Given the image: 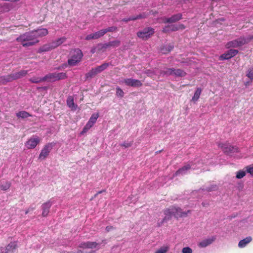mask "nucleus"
<instances>
[{
    "mask_svg": "<svg viewBox=\"0 0 253 253\" xmlns=\"http://www.w3.org/2000/svg\"><path fill=\"white\" fill-rule=\"evenodd\" d=\"M35 36L33 32L31 31L21 35L16 40L17 42H20L23 46H30L39 42L38 40H35Z\"/></svg>",
    "mask_w": 253,
    "mask_h": 253,
    "instance_id": "f257e3e1",
    "label": "nucleus"
},
{
    "mask_svg": "<svg viewBox=\"0 0 253 253\" xmlns=\"http://www.w3.org/2000/svg\"><path fill=\"white\" fill-rule=\"evenodd\" d=\"M164 212L166 215L170 216L173 215L175 217L178 218L187 216L188 213H191V211L188 210L186 211H183L182 209L179 207L171 206L169 208L165 209Z\"/></svg>",
    "mask_w": 253,
    "mask_h": 253,
    "instance_id": "f03ea898",
    "label": "nucleus"
},
{
    "mask_svg": "<svg viewBox=\"0 0 253 253\" xmlns=\"http://www.w3.org/2000/svg\"><path fill=\"white\" fill-rule=\"evenodd\" d=\"M71 57L68 60L69 66H74L81 62L83 57V53L79 48L73 49L70 53Z\"/></svg>",
    "mask_w": 253,
    "mask_h": 253,
    "instance_id": "7ed1b4c3",
    "label": "nucleus"
},
{
    "mask_svg": "<svg viewBox=\"0 0 253 253\" xmlns=\"http://www.w3.org/2000/svg\"><path fill=\"white\" fill-rule=\"evenodd\" d=\"M252 38V37H250L249 39L247 40L245 37H241L237 39L228 42L226 44L225 47L226 48H230L231 47L236 48L241 46L249 42Z\"/></svg>",
    "mask_w": 253,
    "mask_h": 253,
    "instance_id": "20e7f679",
    "label": "nucleus"
},
{
    "mask_svg": "<svg viewBox=\"0 0 253 253\" xmlns=\"http://www.w3.org/2000/svg\"><path fill=\"white\" fill-rule=\"evenodd\" d=\"M155 33V29L151 27H146L142 31L137 33L138 38L143 41H146L150 38Z\"/></svg>",
    "mask_w": 253,
    "mask_h": 253,
    "instance_id": "39448f33",
    "label": "nucleus"
},
{
    "mask_svg": "<svg viewBox=\"0 0 253 253\" xmlns=\"http://www.w3.org/2000/svg\"><path fill=\"white\" fill-rule=\"evenodd\" d=\"M67 77L66 74L63 72L49 73L45 76L46 81L50 82L65 79Z\"/></svg>",
    "mask_w": 253,
    "mask_h": 253,
    "instance_id": "423d86ee",
    "label": "nucleus"
},
{
    "mask_svg": "<svg viewBox=\"0 0 253 253\" xmlns=\"http://www.w3.org/2000/svg\"><path fill=\"white\" fill-rule=\"evenodd\" d=\"M55 143L54 142L48 143L45 145L41 150L39 159L42 160L45 159L49 155Z\"/></svg>",
    "mask_w": 253,
    "mask_h": 253,
    "instance_id": "0eeeda50",
    "label": "nucleus"
},
{
    "mask_svg": "<svg viewBox=\"0 0 253 253\" xmlns=\"http://www.w3.org/2000/svg\"><path fill=\"white\" fill-rule=\"evenodd\" d=\"M218 146L222 149L224 153L227 155H231L233 153L239 152V148L237 146L222 143L219 144Z\"/></svg>",
    "mask_w": 253,
    "mask_h": 253,
    "instance_id": "6e6552de",
    "label": "nucleus"
},
{
    "mask_svg": "<svg viewBox=\"0 0 253 253\" xmlns=\"http://www.w3.org/2000/svg\"><path fill=\"white\" fill-rule=\"evenodd\" d=\"M41 139L37 136L29 138L25 143V146L28 149H34L40 143Z\"/></svg>",
    "mask_w": 253,
    "mask_h": 253,
    "instance_id": "1a4fd4ad",
    "label": "nucleus"
},
{
    "mask_svg": "<svg viewBox=\"0 0 253 253\" xmlns=\"http://www.w3.org/2000/svg\"><path fill=\"white\" fill-rule=\"evenodd\" d=\"M122 82L126 85L131 87H140L142 85V83L140 80L132 78L125 79Z\"/></svg>",
    "mask_w": 253,
    "mask_h": 253,
    "instance_id": "9d476101",
    "label": "nucleus"
},
{
    "mask_svg": "<svg viewBox=\"0 0 253 253\" xmlns=\"http://www.w3.org/2000/svg\"><path fill=\"white\" fill-rule=\"evenodd\" d=\"M99 117L98 114H93L91 115L89 121L84 126L82 133L85 132L87 130L89 129L97 121V118Z\"/></svg>",
    "mask_w": 253,
    "mask_h": 253,
    "instance_id": "9b49d317",
    "label": "nucleus"
},
{
    "mask_svg": "<svg viewBox=\"0 0 253 253\" xmlns=\"http://www.w3.org/2000/svg\"><path fill=\"white\" fill-rule=\"evenodd\" d=\"M239 51L237 49H231L221 55L219 57L220 60H228L236 56Z\"/></svg>",
    "mask_w": 253,
    "mask_h": 253,
    "instance_id": "f8f14e48",
    "label": "nucleus"
},
{
    "mask_svg": "<svg viewBox=\"0 0 253 253\" xmlns=\"http://www.w3.org/2000/svg\"><path fill=\"white\" fill-rule=\"evenodd\" d=\"M182 14L177 13L172 15L169 18L164 17L163 18V23H175L182 19Z\"/></svg>",
    "mask_w": 253,
    "mask_h": 253,
    "instance_id": "ddd939ff",
    "label": "nucleus"
},
{
    "mask_svg": "<svg viewBox=\"0 0 253 253\" xmlns=\"http://www.w3.org/2000/svg\"><path fill=\"white\" fill-rule=\"evenodd\" d=\"M100 244L97 243L96 242H90L87 241L86 242H83L80 244L79 248L85 249H95Z\"/></svg>",
    "mask_w": 253,
    "mask_h": 253,
    "instance_id": "4468645a",
    "label": "nucleus"
},
{
    "mask_svg": "<svg viewBox=\"0 0 253 253\" xmlns=\"http://www.w3.org/2000/svg\"><path fill=\"white\" fill-rule=\"evenodd\" d=\"M34 35H35V40H38L39 37L45 36L48 34V30L45 28L39 29L36 30L32 31Z\"/></svg>",
    "mask_w": 253,
    "mask_h": 253,
    "instance_id": "2eb2a0df",
    "label": "nucleus"
},
{
    "mask_svg": "<svg viewBox=\"0 0 253 253\" xmlns=\"http://www.w3.org/2000/svg\"><path fill=\"white\" fill-rule=\"evenodd\" d=\"M51 203L49 201L43 203L42 205V215L43 217L47 216L49 212V210L51 208Z\"/></svg>",
    "mask_w": 253,
    "mask_h": 253,
    "instance_id": "dca6fc26",
    "label": "nucleus"
},
{
    "mask_svg": "<svg viewBox=\"0 0 253 253\" xmlns=\"http://www.w3.org/2000/svg\"><path fill=\"white\" fill-rule=\"evenodd\" d=\"M28 74V71L22 70L19 72L11 73V76L13 81L20 79L25 76Z\"/></svg>",
    "mask_w": 253,
    "mask_h": 253,
    "instance_id": "f3484780",
    "label": "nucleus"
},
{
    "mask_svg": "<svg viewBox=\"0 0 253 253\" xmlns=\"http://www.w3.org/2000/svg\"><path fill=\"white\" fill-rule=\"evenodd\" d=\"M215 238L214 237H212L211 238L203 240L199 243L198 246L200 248H205L211 245L215 240Z\"/></svg>",
    "mask_w": 253,
    "mask_h": 253,
    "instance_id": "a211bd4d",
    "label": "nucleus"
},
{
    "mask_svg": "<svg viewBox=\"0 0 253 253\" xmlns=\"http://www.w3.org/2000/svg\"><path fill=\"white\" fill-rule=\"evenodd\" d=\"M13 81L11 74L9 75L0 76V84H5L7 83Z\"/></svg>",
    "mask_w": 253,
    "mask_h": 253,
    "instance_id": "6ab92c4d",
    "label": "nucleus"
},
{
    "mask_svg": "<svg viewBox=\"0 0 253 253\" xmlns=\"http://www.w3.org/2000/svg\"><path fill=\"white\" fill-rule=\"evenodd\" d=\"M66 40L65 37H62L50 42L53 49H54L64 43Z\"/></svg>",
    "mask_w": 253,
    "mask_h": 253,
    "instance_id": "aec40b11",
    "label": "nucleus"
},
{
    "mask_svg": "<svg viewBox=\"0 0 253 253\" xmlns=\"http://www.w3.org/2000/svg\"><path fill=\"white\" fill-rule=\"evenodd\" d=\"M191 168V166L189 164H187L181 168H180L178 169L175 173L174 174L173 176H176L180 174H185L186 171L189 169H190Z\"/></svg>",
    "mask_w": 253,
    "mask_h": 253,
    "instance_id": "412c9836",
    "label": "nucleus"
},
{
    "mask_svg": "<svg viewBox=\"0 0 253 253\" xmlns=\"http://www.w3.org/2000/svg\"><path fill=\"white\" fill-rule=\"evenodd\" d=\"M53 49L51 43L45 44L41 46L38 50V52L41 53L43 52H46Z\"/></svg>",
    "mask_w": 253,
    "mask_h": 253,
    "instance_id": "4be33fe9",
    "label": "nucleus"
},
{
    "mask_svg": "<svg viewBox=\"0 0 253 253\" xmlns=\"http://www.w3.org/2000/svg\"><path fill=\"white\" fill-rule=\"evenodd\" d=\"M252 240V238L251 236L247 237L239 242L238 246L240 248H244L247 244L250 243Z\"/></svg>",
    "mask_w": 253,
    "mask_h": 253,
    "instance_id": "5701e85b",
    "label": "nucleus"
},
{
    "mask_svg": "<svg viewBox=\"0 0 253 253\" xmlns=\"http://www.w3.org/2000/svg\"><path fill=\"white\" fill-rule=\"evenodd\" d=\"M169 27L171 32H175L179 30H183L185 28V26L182 24L170 25H169Z\"/></svg>",
    "mask_w": 253,
    "mask_h": 253,
    "instance_id": "b1692460",
    "label": "nucleus"
},
{
    "mask_svg": "<svg viewBox=\"0 0 253 253\" xmlns=\"http://www.w3.org/2000/svg\"><path fill=\"white\" fill-rule=\"evenodd\" d=\"M29 81L34 84H38L41 82H43L46 81L45 76L41 78V77H33L30 79H29Z\"/></svg>",
    "mask_w": 253,
    "mask_h": 253,
    "instance_id": "393cba45",
    "label": "nucleus"
},
{
    "mask_svg": "<svg viewBox=\"0 0 253 253\" xmlns=\"http://www.w3.org/2000/svg\"><path fill=\"white\" fill-rule=\"evenodd\" d=\"M202 92V89L200 87H198L195 91V92L192 98L191 101L196 102L200 98V95Z\"/></svg>",
    "mask_w": 253,
    "mask_h": 253,
    "instance_id": "a878e982",
    "label": "nucleus"
},
{
    "mask_svg": "<svg viewBox=\"0 0 253 253\" xmlns=\"http://www.w3.org/2000/svg\"><path fill=\"white\" fill-rule=\"evenodd\" d=\"M186 73L183 70L177 69H175L174 68L173 75L175 77H183L185 76Z\"/></svg>",
    "mask_w": 253,
    "mask_h": 253,
    "instance_id": "bb28decb",
    "label": "nucleus"
},
{
    "mask_svg": "<svg viewBox=\"0 0 253 253\" xmlns=\"http://www.w3.org/2000/svg\"><path fill=\"white\" fill-rule=\"evenodd\" d=\"M11 186V183L8 181H3L0 182V187L2 190L5 191L8 190Z\"/></svg>",
    "mask_w": 253,
    "mask_h": 253,
    "instance_id": "cd10ccee",
    "label": "nucleus"
},
{
    "mask_svg": "<svg viewBox=\"0 0 253 253\" xmlns=\"http://www.w3.org/2000/svg\"><path fill=\"white\" fill-rule=\"evenodd\" d=\"M67 104L69 107L72 109H75L77 107V105H75L74 98L71 96H70L68 97L67 99Z\"/></svg>",
    "mask_w": 253,
    "mask_h": 253,
    "instance_id": "c85d7f7f",
    "label": "nucleus"
},
{
    "mask_svg": "<svg viewBox=\"0 0 253 253\" xmlns=\"http://www.w3.org/2000/svg\"><path fill=\"white\" fill-rule=\"evenodd\" d=\"M107 43H99L97 45L98 52H105L107 48H108Z\"/></svg>",
    "mask_w": 253,
    "mask_h": 253,
    "instance_id": "c756f323",
    "label": "nucleus"
},
{
    "mask_svg": "<svg viewBox=\"0 0 253 253\" xmlns=\"http://www.w3.org/2000/svg\"><path fill=\"white\" fill-rule=\"evenodd\" d=\"M108 47H117L120 45L121 41L119 40H115L107 42Z\"/></svg>",
    "mask_w": 253,
    "mask_h": 253,
    "instance_id": "7c9ffc66",
    "label": "nucleus"
},
{
    "mask_svg": "<svg viewBox=\"0 0 253 253\" xmlns=\"http://www.w3.org/2000/svg\"><path fill=\"white\" fill-rule=\"evenodd\" d=\"M16 116L18 118H21L22 119L27 118L29 116H31V115L26 111H20L18 113H16Z\"/></svg>",
    "mask_w": 253,
    "mask_h": 253,
    "instance_id": "2f4dec72",
    "label": "nucleus"
},
{
    "mask_svg": "<svg viewBox=\"0 0 253 253\" xmlns=\"http://www.w3.org/2000/svg\"><path fill=\"white\" fill-rule=\"evenodd\" d=\"M169 249V246H163L157 250L155 253H167Z\"/></svg>",
    "mask_w": 253,
    "mask_h": 253,
    "instance_id": "473e14b6",
    "label": "nucleus"
},
{
    "mask_svg": "<svg viewBox=\"0 0 253 253\" xmlns=\"http://www.w3.org/2000/svg\"><path fill=\"white\" fill-rule=\"evenodd\" d=\"M17 248V245L15 242H10L6 247V250L7 251H13Z\"/></svg>",
    "mask_w": 253,
    "mask_h": 253,
    "instance_id": "72a5a7b5",
    "label": "nucleus"
},
{
    "mask_svg": "<svg viewBox=\"0 0 253 253\" xmlns=\"http://www.w3.org/2000/svg\"><path fill=\"white\" fill-rule=\"evenodd\" d=\"M1 11L3 12H8L11 9V6L9 3H4L1 7Z\"/></svg>",
    "mask_w": 253,
    "mask_h": 253,
    "instance_id": "f704fd0d",
    "label": "nucleus"
},
{
    "mask_svg": "<svg viewBox=\"0 0 253 253\" xmlns=\"http://www.w3.org/2000/svg\"><path fill=\"white\" fill-rule=\"evenodd\" d=\"M97 74L95 71V70H94L93 68H92L91 70H90L88 73H87L86 74H85V77L86 79H88V78H93V77H94L95 76H96Z\"/></svg>",
    "mask_w": 253,
    "mask_h": 253,
    "instance_id": "c9c22d12",
    "label": "nucleus"
},
{
    "mask_svg": "<svg viewBox=\"0 0 253 253\" xmlns=\"http://www.w3.org/2000/svg\"><path fill=\"white\" fill-rule=\"evenodd\" d=\"M246 76L251 80V82L253 80V67L250 68L247 71Z\"/></svg>",
    "mask_w": 253,
    "mask_h": 253,
    "instance_id": "e433bc0d",
    "label": "nucleus"
},
{
    "mask_svg": "<svg viewBox=\"0 0 253 253\" xmlns=\"http://www.w3.org/2000/svg\"><path fill=\"white\" fill-rule=\"evenodd\" d=\"M93 34L94 35L95 39H97L101 37H103L105 35L104 31H103V29H102L99 31L95 32Z\"/></svg>",
    "mask_w": 253,
    "mask_h": 253,
    "instance_id": "4c0bfd02",
    "label": "nucleus"
},
{
    "mask_svg": "<svg viewBox=\"0 0 253 253\" xmlns=\"http://www.w3.org/2000/svg\"><path fill=\"white\" fill-rule=\"evenodd\" d=\"M118 30L117 27L116 26L109 27L106 29H104V34H105L107 32H115Z\"/></svg>",
    "mask_w": 253,
    "mask_h": 253,
    "instance_id": "58836bf2",
    "label": "nucleus"
},
{
    "mask_svg": "<svg viewBox=\"0 0 253 253\" xmlns=\"http://www.w3.org/2000/svg\"><path fill=\"white\" fill-rule=\"evenodd\" d=\"M124 94V92L120 87L118 86L116 87V95L117 96L123 97Z\"/></svg>",
    "mask_w": 253,
    "mask_h": 253,
    "instance_id": "ea45409f",
    "label": "nucleus"
},
{
    "mask_svg": "<svg viewBox=\"0 0 253 253\" xmlns=\"http://www.w3.org/2000/svg\"><path fill=\"white\" fill-rule=\"evenodd\" d=\"M109 64L108 63H104L100 66H97L100 72H101L105 70L108 66Z\"/></svg>",
    "mask_w": 253,
    "mask_h": 253,
    "instance_id": "a19ab883",
    "label": "nucleus"
},
{
    "mask_svg": "<svg viewBox=\"0 0 253 253\" xmlns=\"http://www.w3.org/2000/svg\"><path fill=\"white\" fill-rule=\"evenodd\" d=\"M174 68H167L166 71H163L164 74L170 76L173 75Z\"/></svg>",
    "mask_w": 253,
    "mask_h": 253,
    "instance_id": "79ce46f5",
    "label": "nucleus"
},
{
    "mask_svg": "<svg viewBox=\"0 0 253 253\" xmlns=\"http://www.w3.org/2000/svg\"><path fill=\"white\" fill-rule=\"evenodd\" d=\"M246 175V172L244 171L240 170L237 172L236 177L238 179L243 178Z\"/></svg>",
    "mask_w": 253,
    "mask_h": 253,
    "instance_id": "37998d69",
    "label": "nucleus"
},
{
    "mask_svg": "<svg viewBox=\"0 0 253 253\" xmlns=\"http://www.w3.org/2000/svg\"><path fill=\"white\" fill-rule=\"evenodd\" d=\"M173 45H169L168 46V49H165L164 48H162L161 49V51H162V52H163V53L166 54V53L169 52L173 49Z\"/></svg>",
    "mask_w": 253,
    "mask_h": 253,
    "instance_id": "c03bdc74",
    "label": "nucleus"
},
{
    "mask_svg": "<svg viewBox=\"0 0 253 253\" xmlns=\"http://www.w3.org/2000/svg\"><path fill=\"white\" fill-rule=\"evenodd\" d=\"M182 253H192V249L189 247H184L182 250Z\"/></svg>",
    "mask_w": 253,
    "mask_h": 253,
    "instance_id": "a18cd8bd",
    "label": "nucleus"
},
{
    "mask_svg": "<svg viewBox=\"0 0 253 253\" xmlns=\"http://www.w3.org/2000/svg\"><path fill=\"white\" fill-rule=\"evenodd\" d=\"M149 16L148 14H146L145 13H143L142 14H140L136 16L137 19L145 18H147Z\"/></svg>",
    "mask_w": 253,
    "mask_h": 253,
    "instance_id": "49530a36",
    "label": "nucleus"
},
{
    "mask_svg": "<svg viewBox=\"0 0 253 253\" xmlns=\"http://www.w3.org/2000/svg\"><path fill=\"white\" fill-rule=\"evenodd\" d=\"M132 145V142H128V143L124 142L123 143L121 144L120 146L122 147H124L125 148H128V147L131 146Z\"/></svg>",
    "mask_w": 253,
    "mask_h": 253,
    "instance_id": "de8ad7c7",
    "label": "nucleus"
},
{
    "mask_svg": "<svg viewBox=\"0 0 253 253\" xmlns=\"http://www.w3.org/2000/svg\"><path fill=\"white\" fill-rule=\"evenodd\" d=\"M247 171L248 173L253 175V165H251L247 167Z\"/></svg>",
    "mask_w": 253,
    "mask_h": 253,
    "instance_id": "09e8293b",
    "label": "nucleus"
},
{
    "mask_svg": "<svg viewBox=\"0 0 253 253\" xmlns=\"http://www.w3.org/2000/svg\"><path fill=\"white\" fill-rule=\"evenodd\" d=\"M170 31L169 25H168L165 27V28L163 29L162 32L164 33H167Z\"/></svg>",
    "mask_w": 253,
    "mask_h": 253,
    "instance_id": "8fccbe9b",
    "label": "nucleus"
},
{
    "mask_svg": "<svg viewBox=\"0 0 253 253\" xmlns=\"http://www.w3.org/2000/svg\"><path fill=\"white\" fill-rule=\"evenodd\" d=\"M85 39L87 41H89V40H92V39H95V38L94 34L92 33L91 34H89V35H87L85 37Z\"/></svg>",
    "mask_w": 253,
    "mask_h": 253,
    "instance_id": "3c124183",
    "label": "nucleus"
},
{
    "mask_svg": "<svg viewBox=\"0 0 253 253\" xmlns=\"http://www.w3.org/2000/svg\"><path fill=\"white\" fill-rule=\"evenodd\" d=\"M114 229V227L113 226H107L106 227V231L107 232H109L111 230H113Z\"/></svg>",
    "mask_w": 253,
    "mask_h": 253,
    "instance_id": "603ef678",
    "label": "nucleus"
},
{
    "mask_svg": "<svg viewBox=\"0 0 253 253\" xmlns=\"http://www.w3.org/2000/svg\"><path fill=\"white\" fill-rule=\"evenodd\" d=\"M158 13V12L157 11H153V10H150L149 11V13H148L149 14V15L150 14H157Z\"/></svg>",
    "mask_w": 253,
    "mask_h": 253,
    "instance_id": "864d4df0",
    "label": "nucleus"
},
{
    "mask_svg": "<svg viewBox=\"0 0 253 253\" xmlns=\"http://www.w3.org/2000/svg\"><path fill=\"white\" fill-rule=\"evenodd\" d=\"M129 18V20H130V21L137 20L136 16H130Z\"/></svg>",
    "mask_w": 253,
    "mask_h": 253,
    "instance_id": "5fc2aeb1",
    "label": "nucleus"
},
{
    "mask_svg": "<svg viewBox=\"0 0 253 253\" xmlns=\"http://www.w3.org/2000/svg\"><path fill=\"white\" fill-rule=\"evenodd\" d=\"M93 69H94V70H95V72H96V74H99V73H101V72H100L99 70L98 69V68L97 67H95V68H94Z\"/></svg>",
    "mask_w": 253,
    "mask_h": 253,
    "instance_id": "6e6d98bb",
    "label": "nucleus"
},
{
    "mask_svg": "<svg viewBox=\"0 0 253 253\" xmlns=\"http://www.w3.org/2000/svg\"><path fill=\"white\" fill-rule=\"evenodd\" d=\"M105 190H101L98 191L96 194L94 195V197H96L99 194L102 193V192H105Z\"/></svg>",
    "mask_w": 253,
    "mask_h": 253,
    "instance_id": "4d7b16f0",
    "label": "nucleus"
},
{
    "mask_svg": "<svg viewBox=\"0 0 253 253\" xmlns=\"http://www.w3.org/2000/svg\"><path fill=\"white\" fill-rule=\"evenodd\" d=\"M83 253H96L95 251H83Z\"/></svg>",
    "mask_w": 253,
    "mask_h": 253,
    "instance_id": "13d9d810",
    "label": "nucleus"
},
{
    "mask_svg": "<svg viewBox=\"0 0 253 253\" xmlns=\"http://www.w3.org/2000/svg\"><path fill=\"white\" fill-rule=\"evenodd\" d=\"M122 21H124V22H127L128 21H130V20H129V18H124V19H122Z\"/></svg>",
    "mask_w": 253,
    "mask_h": 253,
    "instance_id": "bf43d9fd",
    "label": "nucleus"
},
{
    "mask_svg": "<svg viewBox=\"0 0 253 253\" xmlns=\"http://www.w3.org/2000/svg\"><path fill=\"white\" fill-rule=\"evenodd\" d=\"M83 253V251H82L81 250H79L77 252H75V253Z\"/></svg>",
    "mask_w": 253,
    "mask_h": 253,
    "instance_id": "052dcab7",
    "label": "nucleus"
},
{
    "mask_svg": "<svg viewBox=\"0 0 253 253\" xmlns=\"http://www.w3.org/2000/svg\"><path fill=\"white\" fill-rule=\"evenodd\" d=\"M91 52H92V53H94V52H95L94 49H92V50H91Z\"/></svg>",
    "mask_w": 253,
    "mask_h": 253,
    "instance_id": "680f3d73",
    "label": "nucleus"
},
{
    "mask_svg": "<svg viewBox=\"0 0 253 253\" xmlns=\"http://www.w3.org/2000/svg\"><path fill=\"white\" fill-rule=\"evenodd\" d=\"M102 243H104V244H106V242H105V240H102Z\"/></svg>",
    "mask_w": 253,
    "mask_h": 253,
    "instance_id": "e2e57ef3",
    "label": "nucleus"
},
{
    "mask_svg": "<svg viewBox=\"0 0 253 253\" xmlns=\"http://www.w3.org/2000/svg\"><path fill=\"white\" fill-rule=\"evenodd\" d=\"M165 219H166V217H165V218L163 219V221L162 222V223H161V224H162V223L164 222V221Z\"/></svg>",
    "mask_w": 253,
    "mask_h": 253,
    "instance_id": "0e129e2a",
    "label": "nucleus"
},
{
    "mask_svg": "<svg viewBox=\"0 0 253 253\" xmlns=\"http://www.w3.org/2000/svg\"><path fill=\"white\" fill-rule=\"evenodd\" d=\"M28 212H29V210H27V211H26L25 213L27 214Z\"/></svg>",
    "mask_w": 253,
    "mask_h": 253,
    "instance_id": "69168bd1",
    "label": "nucleus"
},
{
    "mask_svg": "<svg viewBox=\"0 0 253 253\" xmlns=\"http://www.w3.org/2000/svg\"><path fill=\"white\" fill-rule=\"evenodd\" d=\"M160 152V151H158V152H156V153L157 154H158V153H159Z\"/></svg>",
    "mask_w": 253,
    "mask_h": 253,
    "instance_id": "338daca9",
    "label": "nucleus"
}]
</instances>
